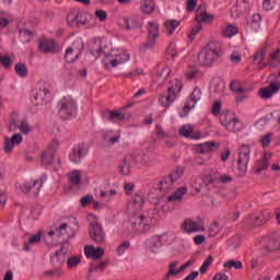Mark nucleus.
Masks as SVG:
<instances>
[{
    "label": "nucleus",
    "instance_id": "1",
    "mask_svg": "<svg viewBox=\"0 0 280 280\" xmlns=\"http://www.w3.org/2000/svg\"><path fill=\"white\" fill-rule=\"evenodd\" d=\"M78 229H80V222L75 219V217H71L68 223H62L60 226L55 230H50L46 235H44V242L48 246H54L58 244V240L62 237V235H67V237H75L78 233Z\"/></svg>",
    "mask_w": 280,
    "mask_h": 280
},
{
    "label": "nucleus",
    "instance_id": "2",
    "mask_svg": "<svg viewBox=\"0 0 280 280\" xmlns=\"http://www.w3.org/2000/svg\"><path fill=\"white\" fill-rule=\"evenodd\" d=\"M153 226H156V218L150 212L140 215L132 214L129 218V233H132L133 235L148 233Z\"/></svg>",
    "mask_w": 280,
    "mask_h": 280
},
{
    "label": "nucleus",
    "instance_id": "3",
    "mask_svg": "<svg viewBox=\"0 0 280 280\" xmlns=\"http://www.w3.org/2000/svg\"><path fill=\"white\" fill-rule=\"evenodd\" d=\"M222 57V44L220 42H211L201 49L198 55L199 63L202 67H211L215 60Z\"/></svg>",
    "mask_w": 280,
    "mask_h": 280
},
{
    "label": "nucleus",
    "instance_id": "4",
    "mask_svg": "<svg viewBox=\"0 0 280 280\" xmlns=\"http://www.w3.org/2000/svg\"><path fill=\"white\" fill-rule=\"evenodd\" d=\"M45 183H47V175H42L38 178L18 182L15 187L18 191H21V194H25L26 196H38Z\"/></svg>",
    "mask_w": 280,
    "mask_h": 280
},
{
    "label": "nucleus",
    "instance_id": "5",
    "mask_svg": "<svg viewBox=\"0 0 280 280\" xmlns=\"http://www.w3.org/2000/svg\"><path fill=\"white\" fill-rule=\"evenodd\" d=\"M180 91H183V81L174 79L171 81L167 93L162 94L159 97L158 104H160L163 108H170L174 102H176V97H178V93H180Z\"/></svg>",
    "mask_w": 280,
    "mask_h": 280
},
{
    "label": "nucleus",
    "instance_id": "6",
    "mask_svg": "<svg viewBox=\"0 0 280 280\" xmlns=\"http://www.w3.org/2000/svg\"><path fill=\"white\" fill-rule=\"evenodd\" d=\"M58 115L61 119H71L78 115V101L73 96H63L57 104Z\"/></svg>",
    "mask_w": 280,
    "mask_h": 280
},
{
    "label": "nucleus",
    "instance_id": "7",
    "mask_svg": "<svg viewBox=\"0 0 280 280\" xmlns=\"http://www.w3.org/2000/svg\"><path fill=\"white\" fill-rule=\"evenodd\" d=\"M130 60V52L128 50L120 48L114 49L112 52L104 57L103 65L105 69H115L119 65H124Z\"/></svg>",
    "mask_w": 280,
    "mask_h": 280
},
{
    "label": "nucleus",
    "instance_id": "8",
    "mask_svg": "<svg viewBox=\"0 0 280 280\" xmlns=\"http://www.w3.org/2000/svg\"><path fill=\"white\" fill-rule=\"evenodd\" d=\"M220 124L228 132H241V130H244V122L231 114H221Z\"/></svg>",
    "mask_w": 280,
    "mask_h": 280
},
{
    "label": "nucleus",
    "instance_id": "9",
    "mask_svg": "<svg viewBox=\"0 0 280 280\" xmlns=\"http://www.w3.org/2000/svg\"><path fill=\"white\" fill-rule=\"evenodd\" d=\"M250 161V147L247 144H243L238 149V170L241 175L244 176L246 171L248 170V163Z\"/></svg>",
    "mask_w": 280,
    "mask_h": 280
},
{
    "label": "nucleus",
    "instance_id": "10",
    "mask_svg": "<svg viewBox=\"0 0 280 280\" xmlns=\"http://www.w3.org/2000/svg\"><path fill=\"white\" fill-rule=\"evenodd\" d=\"M84 51V43L82 40H75L69 48L66 49V62H75Z\"/></svg>",
    "mask_w": 280,
    "mask_h": 280
},
{
    "label": "nucleus",
    "instance_id": "11",
    "mask_svg": "<svg viewBox=\"0 0 280 280\" xmlns=\"http://www.w3.org/2000/svg\"><path fill=\"white\" fill-rule=\"evenodd\" d=\"M230 89L233 93H237L236 102H244L250 97L253 89L244 86L241 81L234 80L230 83Z\"/></svg>",
    "mask_w": 280,
    "mask_h": 280
},
{
    "label": "nucleus",
    "instance_id": "12",
    "mask_svg": "<svg viewBox=\"0 0 280 280\" xmlns=\"http://www.w3.org/2000/svg\"><path fill=\"white\" fill-rule=\"evenodd\" d=\"M89 154V144L86 143H81V144H78L75 145L70 155H69V159L72 163H81L82 162V159H84V156H86Z\"/></svg>",
    "mask_w": 280,
    "mask_h": 280
},
{
    "label": "nucleus",
    "instance_id": "13",
    "mask_svg": "<svg viewBox=\"0 0 280 280\" xmlns=\"http://www.w3.org/2000/svg\"><path fill=\"white\" fill-rule=\"evenodd\" d=\"M90 237L96 244H104L106 242V233H104V228L100 223L90 224Z\"/></svg>",
    "mask_w": 280,
    "mask_h": 280
},
{
    "label": "nucleus",
    "instance_id": "14",
    "mask_svg": "<svg viewBox=\"0 0 280 280\" xmlns=\"http://www.w3.org/2000/svg\"><path fill=\"white\" fill-rule=\"evenodd\" d=\"M106 40L102 38H96L91 44L90 56H93V58L97 60V58H102V56L106 55Z\"/></svg>",
    "mask_w": 280,
    "mask_h": 280
},
{
    "label": "nucleus",
    "instance_id": "15",
    "mask_svg": "<svg viewBox=\"0 0 280 280\" xmlns=\"http://www.w3.org/2000/svg\"><path fill=\"white\" fill-rule=\"evenodd\" d=\"M183 226L184 231L188 234L205 233V231H207V228H205V223L202 222V220L194 221L191 219H186Z\"/></svg>",
    "mask_w": 280,
    "mask_h": 280
},
{
    "label": "nucleus",
    "instance_id": "16",
    "mask_svg": "<svg viewBox=\"0 0 280 280\" xmlns=\"http://www.w3.org/2000/svg\"><path fill=\"white\" fill-rule=\"evenodd\" d=\"M190 97L194 103H192V105H185L183 107V109L179 113V116L182 118L187 117L189 115V110H192V108L196 107V104H198V102H200V100H202V90H200V88H195Z\"/></svg>",
    "mask_w": 280,
    "mask_h": 280
},
{
    "label": "nucleus",
    "instance_id": "17",
    "mask_svg": "<svg viewBox=\"0 0 280 280\" xmlns=\"http://www.w3.org/2000/svg\"><path fill=\"white\" fill-rule=\"evenodd\" d=\"M38 50L42 54H56L58 51V44L51 38H40L38 40Z\"/></svg>",
    "mask_w": 280,
    "mask_h": 280
},
{
    "label": "nucleus",
    "instance_id": "18",
    "mask_svg": "<svg viewBox=\"0 0 280 280\" xmlns=\"http://www.w3.org/2000/svg\"><path fill=\"white\" fill-rule=\"evenodd\" d=\"M23 143V136L21 133H14L11 138H4L3 152L5 154H12L15 145Z\"/></svg>",
    "mask_w": 280,
    "mask_h": 280
},
{
    "label": "nucleus",
    "instance_id": "19",
    "mask_svg": "<svg viewBox=\"0 0 280 280\" xmlns=\"http://www.w3.org/2000/svg\"><path fill=\"white\" fill-rule=\"evenodd\" d=\"M9 130H19L20 135H30L34 128L25 119H22L20 122H16V119H12L9 125Z\"/></svg>",
    "mask_w": 280,
    "mask_h": 280
},
{
    "label": "nucleus",
    "instance_id": "20",
    "mask_svg": "<svg viewBox=\"0 0 280 280\" xmlns=\"http://www.w3.org/2000/svg\"><path fill=\"white\" fill-rule=\"evenodd\" d=\"M215 19V15L209 14L207 12V5L201 4L197 8L195 21L197 23H213V20Z\"/></svg>",
    "mask_w": 280,
    "mask_h": 280
},
{
    "label": "nucleus",
    "instance_id": "21",
    "mask_svg": "<svg viewBox=\"0 0 280 280\" xmlns=\"http://www.w3.org/2000/svg\"><path fill=\"white\" fill-rule=\"evenodd\" d=\"M86 21H89V14L84 11H78L75 15H68L69 25L82 27V25H86Z\"/></svg>",
    "mask_w": 280,
    "mask_h": 280
},
{
    "label": "nucleus",
    "instance_id": "22",
    "mask_svg": "<svg viewBox=\"0 0 280 280\" xmlns=\"http://www.w3.org/2000/svg\"><path fill=\"white\" fill-rule=\"evenodd\" d=\"M84 255L88 259H102L104 257V249L93 245H85Z\"/></svg>",
    "mask_w": 280,
    "mask_h": 280
},
{
    "label": "nucleus",
    "instance_id": "23",
    "mask_svg": "<svg viewBox=\"0 0 280 280\" xmlns=\"http://www.w3.org/2000/svg\"><path fill=\"white\" fill-rule=\"evenodd\" d=\"M143 205H145V197L143 194H136L130 203H128V209L133 211V213H137V211H141L143 209Z\"/></svg>",
    "mask_w": 280,
    "mask_h": 280
},
{
    "label": "nucleus",
    "instance_id": "24",
    "mask_svg": "<svg viewBox=\"0 0 280 280\" xmlns=\"http://www.w3.org/2000/svg\"><path fill=\"white\" fill-rule=\"evenodd\" d=\"M120 25H125L126 30H137L141 27V18L138 15H131L130 18H121L119 20Z\"/></svg>",
    "mask_w": 280,
    "mask_h": 280
},
{
    "label": "nucleus",
    "instance_id": "25",
    "mask_svg": "<svg viewBox=\"0 0 280 280\" xmlns=\"http://www.w3.org/2000/svg\"><path fill=\"white\" fill-rule=\"evenodd\" d=\"M156 11V0H140V12L150 16Z\"/></svg>",
    "mask_w": 280,
    "mask_h": 280
},
{
    "label": "nucleus",
    "instance_id": "26",
    "mask_svg": "<svg viewBox=\"0 0 280 280\" xmlns=\"http://www.w3.org/2000/svg\"><path fill=\"white\" fill-rule=\"evenodd\" d=\"M148 32H149V39L152 40V45L159 36H161V31L159 28V22L156 21H149L148 22Z\"/></svg>",
    "mask_w": 280,
    "mask_h": 280
},
{
    "label": "nucleus",
    "instance_id": "27",
    "mask_svg": "<svg viewBox=\"0 0 280 280\" xmlns=\"http://www.w3.org/2000/svg\"><path fill=\"white\" fill-rule=\"evenodd\" d=\"M279 90L280 83H271L270 86L260 89L259 94L262 100H270Z\"/></svg>",
    "mask_w": 280,
    "mask_h": 280
},
{
    "label": "nucleus",
    "instance_id": "28",
    "mask_svg": "<svg viewBox=\"0 0 280 280\" xmlns=\"http://www.w3.org/2000/svg\"><path fill=\"white\" fill-rule=\"evenodd\" d=\"M104 119H106L107 121H112L113 124H119V121H124L126 119V116L119 110H108L105 112Z\"/></svg>",
    "mask_w": 280,
    "mask_h": 280
},
{
    "label": "nucleus",
    "instance_id": "29",
    "mask_svg": "<svg viewBox=\"0 0 280 280\" xmlns=\"http://www.w3.org/2000/svg\"><path fill=\"white\" fill-rule=\"evenodd\" d=\"M42 238H43V231H39L36 234L31 235L28 237V241L23 245L24 250H26V253H30V250H32L31 246H34L35 244H40Z\"/></svg>",
    "mask_w": 280,
    "mask_h": 280
},
{
    "label": "nucleus",
    "instance_id": "30",
    "mask_svg": "<svg viewBox=\"0 0 280 280\" xmlns=\"http://www.w3.org/2000/svg\"><path fill=\"white\" fill-rule=\"evenodd\" d=\"M248 10V1L247 0H237L236 5L232 8V16H240L243 12Z\"/></svg>",
    "mask_w": 280,
    "mask_h": 280
},
{
    "label": "nucleus",
    "instance_id": "31",
    "mask_svg": "<svg viewBox=\"0 0 280 280\" xmlns=\"http://www.w3.org/2000/svg\"><path fill=\"white\" fill-rule=\"evenodd\" d=\"M119 170L122 176H130V172H132V159L126 156L119 164Z\"/></svg>",
    "mask_w": 280,
    "mask_h": 280
},
{
    "label": "nucleus",
    "instance_id": "32",
    "mask_svg": "<svg viewBox=\"0 0 280 280\" xmlns=\"http://www.w3.org/2000/svg\"><path fill=\"white\" fill-rule=\"evenodd\" d=\"M215 148H217L215 142H206V143H201V144H196L194 150L198 154H207V152H211Z\"/></svg>",
    "mask_w": 280,
    "mask_h": 280
},
{
    "label": "nucleus",
    "instance_id": "33",
    "mask_svg": "<svg viewBox=\"0 0 280 280\" xmlns=\"http://www.w3.org/2000/svg\"><path fill=\"white\" fill-rule=\"evenodd\" d=\"M147 246L151 253H159V248L163 246V243L161 242V237L153 236L147 240Z\"/></svg>",
    "mask_w": 280,
    "mask_h": 280
},
{
    "label": "nucleus",
    "instance_id": "34",
    "mask_svg": "<svg viewBox=\"0 0 280 280\" xmlns=\"http://www.w3.org/2000/svg\"><path fill=\"white\" fill-rule=\"evenodd\" d=\"M187 194V188L182 187L177 189L173 195L167 197V202H180L183 200V196Z\"/></svg>",
    "mask_w": 280,
    "mask_h": 280
},
{
    "label": "nucleus",
    "instance_id": "35",
    "mask_svg": "<svg viewBox=\"0 0 280 280\" xmlns=\"http://www.w3.org/2000/svg\"><path fill=\"white\" fill-rule=\"evenodd\" d=\"M179 25H180V21H178V20H168V21H166L164 23L166 34L168 36H172V34H174V32H176V30L178 28Z\"/></svg>",
    "mask_w": 280,
    "mask_h": 280
},
{
    "label": "nucleus",
    "instance_id": "36",
    "mask_svg": "<svg viewBox=\"0 0 280 280\" xmlns=\"http://www.w3.org/2000/svg\"><path fill=\"white\" fill-rule=\"evenodd\" d=\"M202 73L199 71L198 68L189 67L185 72V78L188 80H198L201 78Z\"/></svg>",
    "mask_w": 280,
    "mask_h": 280
},
{
    "label": "nucleus",
    "instance_id": "37",
    "mask_svg": "<svg viewBox=\"0 0 280 280\" xmlns=\"http://www.w3.org/2000/svg\"><path fill=\"white\" fill-rule=\"evenodd\" d=\"M40 161L45 166L51 165V163H54V151L51 150L44 151L42 153Z\"/></svg>",
    "mask_w": 280,
    "mask_h": 280
},
{
    "label": "nucleus",
    "instance_id": "38",
    "mask_svg": "<svg viewBox=\"0 0 280 280\" xmlns=\"http://www.w3.org/2000/svg\"><path fill=\"white\" fill-rule=\"evenodd\" d=\"M14 71L19 78H27V73L30 72V70H27V65L23 62L16 63Z\"/></svg>",
    "mask_w": 280,
    "mask_h": 280
},
{
    "label": "nucleus",
    "instance_id": "39",
    "mask_svg": "<svg viewBox=\"0 0 280 280\" xmlns=\"http://www.w3.org/2000/svg\"><path fill=\"white\" fill-rule=\"evenodd\" d=\"M268 156L270 155H265L260 161L257 162L256 164V172L257 174H261L264 170H268L270 162L268 161Z\"/></svg>",
    "mask_w": 280,
    "mask_h": 280
},
{
    "label": "nucleus",
    "instance_id": "40",
    "mask_svg": "<svg viewBox=\"0 0 280 280\" xmlns=\"http://www.w3.org/2000/svg\"><path fill=\"white\" fill-rule=\"evenodd\" d=\"M183 174H185V168L178 166L170 173L168 178L173 183H176V180H178L183 176Z\"/></svg>",
    "mask_w": 280,
    "mask_h": 280
},
{
    "label": "nucleus",
    "instance_id": "41",
    "mask_svg": "<svg viewBox=\"0 0 280 280\" xmlns=\"http://www.w3.org/2000/svg\"><path fill=\"white\" fill-rule=\"evenodd\" d=\"M238 32L240 30L237 28V26L230 24L225 28H223V36L225 38H232V36H235L236 34H238Z\"/></svg>",
    "mask_w": 280,
    "mask_h": 280
},
{
    "label": "nucleus",
    "instance_id": "42",
    "mask_svg": "<svg viewBox=\"0 0 280 280\" xmlns=\"http://www.w3.org/2000/svg\"><path fill=\"white\" fill-rule=\"evenodd\" d=\"M180 137H185V139H190L191 135H194V126L191 125H183L179 129Z\"/></svg>",
    "mask_w": 280,
    "mask_h": 280
},
{
    "label": "nucleus",
    "instance_id": "43",
    "mask_svg": "<svg viewBox=\"0 0 280 280\" xmlns=\"http://www.w3.org/2000/svg\"><path fill=\"white\" fill-rule=\"evenodd\" d=\"M115 196H117V190H115V189L100 191V198H103L107 202H110V200H113V198H115Z\"/></svg>",
    "mask_w": 280,
    "mask_h": 280
},
{
    "label": "nucleus",
    "instance_id": "44",
    "mask_svg": "<svg viewBox=\"0 0 280 280\" xmlns=\"http://www.w3.org/2000/svg\"><path fill=\"white\" fill-rule=\"evenodd\" d=\"M82 180V172L74 170L70 173V183L72 185H80Z\"/></svg>",
    "mask_w": 280,
    "mask_h": 280
},
{
    "label": "nucleus",
    "instance_id": "45",
    "mask_svg": "<svg viewBox=\"0 0 280 280\" xmlns=\"http://www.w3.org/2000/svg\"><path fill=\"white\" fill-rule=\"evenodd\" d=\"M268 220H270V214L268 212H262L256 218L254 224L255 226H261L266 224Z\"/></svg>",
    "mask_w": 280,
    "mask_h": 280
},
{
    "label": "nucleus",
    "instance_id": "46",
    "mask_svg": "<svg viewBox=\"0 0 280 280\" xmlns=\"http://www.w3.org/2000/svg\"><path fill=\"white\" fill-rule=\"evenodd\" d=\"M49 94V90H38L34 96V100L37 102V104H43L45 102V97H47Z\"/></svg>",
    "mask_w": 280,
    "mask_h": 280
},
{
    "label": "nucleus",
    "instance_id": "47",
    "mask_svg": "<svg viewBox=\"0 0 280 280\" xmlns=\"http://www.w3.org/2000/svg\"><path fill=\"white\" fill-rule=\"evenodd\" d=\"M220 231H222V228H220V224L218 223H211L208 229V235L209 237H215L217 235H220Z\"/></svg>",
    "mask_w": 280,
    "mask_h": 280
},
{
    "label": "nucleus",
    "instance_id": "48",
    "mask_svg": "<svg viewBox=\"0 0 280 280\" xmlns=\"http://www.w3.org/2000/svg\"><path fill=\"white\" fill-rule=\"evenodd\" d=\"M20 39L22 43H31L32 42V31L27 28L20 30Z\"/></svg>",
    "mask_w": 280,
    "mask_h": 280
},
{
    "label": "nucleus",
    "instance_id": "49",
    "mask_svg": "<svg viewBox=\"0 0 280 280\" xmlns=\"http://www.w3.org/2000/svg\"><path fill=\"white\" fill-rule=\"evenodd\" d=\"M172 185H174L173 180L170 177H164L160 182V189L161 191H167V189H172Z\"/></svg>",
    "mask_w": 280,
    "mask_h": 280
},
{
    "label": "nucleus",
    "instance_id": "50",
    "mask_svg": "<svg viewBox=\"0 0 280 280\" xmlns=\"http://www.w3.org/2000/svg\"><path fill=\"white\" fill-rule=\"evenodd\" d=\"M223 268H225V270H231V268H235V270H242V261L228 260L224 262Z\"/></svg>",
    "mask_w": 280,
    "mask_h": 280
},
{
    "label": "nucleus",
    "instance_id": "51",
    "mask_svg": "<svg viewBox=\"0 0 280 280\" xmlns=\"http://www.w3.org/2000/svg\"><path fill=\"white\" fill-rule=\"evenodd\" d=\"M242 243L240 236H233L228 241V246L231 250H235L240 248V244Z\"/></svg>",
    "mask_w": 280,
    "mask_h": 280
},
{
    "label": "nucleus",
    "instance_id": "52",
    "mask_svg": "<svg viewBox=\"0 0 280 280\" xmlns=\"http://www.w3.org/2000/svg\"><path fill=\"white\" fill-rule=\"evenodd\" d=\"M136 164L140 167H145V165H150V156L145 154L139 155L136 160Z\"/></svg>",
    "mask_w": 280,
    "mask_h": 280
},
{
    "label": "nucleus",
    "instance_id": "53",
    "mask_svg": "<svg viewBox=\"0 0 280 280\" xmlns=\"http://www.w3.org/2000/svg\"><path fill=\"white\" fill-rule=\"evenodd\" d=\"M279 63H280L279 51L271 52L270 59L268 61V66L278 67Z\"/></svg>",
    "mask_w": 280,
    "mask_h": 280
},
{
    "label": "nucleus",
    "instance_id": "54",
    "mask_svg": "<svg viewBox=\"0 0 280 280\" xmlns=\"http://www.w3.org/2000/svg\"><path fill=\"white\" fill-rule=\"evenodd\" d=\"M212 264H213V256H208V258L203 261V264L199 268V272H201V275H205V272H207V270H209V267Z\"/></svg>",
    "mask_w": 280,
    "mask_h": 280
},
{
    "label": "nucleus",
    "instance_id": "55",
    "mask_svg": "<svg viewBox=\"0 0 280 280\" xmlns=\"http://www.w3.org/2000/svg\"><path fill=\"white\" fill-rule=\"evenodd\" d=\"M248 25L252 27H259L261 25V15L254 14L248 21Z\"/></svg>",
    "mask_w": 280,
    "mask_h": 280
},
{
    "label": "nucleus",
    "instance_id": "56",
    "mask_svg": "<svg viewBox=\"0 0 280 280\" xmlns=\"http://www.w3.org/2000/svg\"><path fill=\"white\" fill-rule=\"evenodd\" d=\"M0 65L4 69H12V58L10 56H0Z\"/></svg>",
    "mask_w": 280,
    "mask_h": 280
},
{
    "label": "nucleus",
    "instance_id": "57",
    "mask_svg": "<svg viewBox=\"0 0 280 280\" xmlns=\"http://www.w3.org/2000/svg\"><path fill=\"white\" fill-rule=\"evenodd\" d=\"M177 266H178L177 261L171 262L170 270L166 273V277H176V275H180V271H178V269H176Z\"/></svg>",
    "mask_w": 280,
    "mask_h": 280
},
{
    "label": "nucleus",
    "instance_id": "58",
    "mask_svg": "<svg viewBox=\"0 0 280 280\" xmlns=\"http://www.w3.org/2000/svg\"><path fill=\"white\" fill-rule=\"evenodd\" d=\"M110 135H113V131H109L108 133H106L105 140H107L113 145H114V143H118V141L121 139V135H119V133L114 137Z\"/></svg>",
    "mask_w": 280,
    "mask_h": 280
},
{
    "label": "nucleus",
    "instance_id": "59",
    "mask_svg": "<svg viewBox=\"0 0 280 280\" xmlns=\"http://www.w3.org/2000/svg\"><path fill=\"white\" fill-rule=\"evenodd\" d=\"M275 5H277V0H264L262 8L270 12V10H275Z\"/></svg>",
    "mask_w": 280,
    "mask_h": 280
},
{
    "label": "nucleus",
    "instance_id": "60",
    "mask_svg": "<svg viewBox=\"0 0 280 280\" xmlns=\"http://www.w3.org/2000/svg\"><path fill=\"white\" fill-rule=\"evenodd\" d=\"M272 141V133H267L260 138L262 148H268Z\"/></svg>",
    "mask_w": 280,
    "mask_h": 280
},
{
    "label": "nucleus",
    "instance_id": "61",
    "mask_svg": "<svg viewBox=\"0 0 280 280\" xmlns=\"http://www.w3.org/2000/svg\"><path fill=\"white\" fill-rule=\"evenodd\" d=\"M130 248V242L126 241L121 245H119L116 249L117 255L121 256Z\"/></svg>",
    "mask_w": 280,
    "mask_h": 280
},
{
    "label": "nucleus",
    "instance_id": "62",
    "mask_svg": "<svg viewBox=\"0 0 280 280\" xmlns=\"http://www.w3.org/2000/svg\"><path fill=\"white\" fill-rule=\"evenodd\" d=\"M218 183H220L221 185H229V183H233V176L229 174H223L219 177Z\"/></svg>",
    "mask_w": 280,
    "mask_h": 280
},
{
    "label": "nucleus",
    "instance_id": "63",
    "mask_svg": "<svg viewBox=\"0 0 280 280\" xmlns=\"http://www.w3.org/2000/svg\"><path fill=\"white\" fill-rule=\"evenodd\" d=\"M68 268H75V266H78L80 264V257L78 256H72L70 258H68Z\"/></svg>",
    "mask_w": 280,
    "mask_h": 280
},
{
    "label": "nucleus",
    "instance_id": "64",
    "mask_svg": "<svg viewBox=\"0 0 280 280\" xmlns=\"http://www.w3.org/2000/svg\"><path fill=\"white\" fill-rule=\"evenodd\" d=\"M95 16L101 22H104L108 19V14H106V11H104L102 9H98V10L95 11Z\"/></svg>",
    "mask_w": 280,
    "mask_h": 280
}]
</instances>
